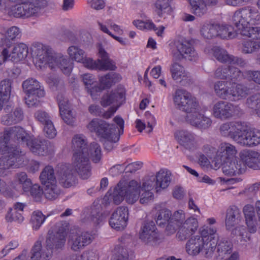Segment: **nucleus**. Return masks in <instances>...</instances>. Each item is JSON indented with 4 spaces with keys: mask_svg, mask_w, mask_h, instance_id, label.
Masks as SVG:
<instances>
[{
    "mask_svg": "<svg viewBox=\"0 0 260 260\" xmlns=\"http://www.w3.org/2000/svg\"><path fill=\"white\" fill-rule=\"evenodd\" d=\"M140 183L135 180L128 182L120 181L110 193L114 203L120 204L125 198L128 204H133L139 199Z\"/></svg>",
    "mask_w": 260,
    "mask_h": 260,
    "instance_id": "nucleus-1",
    "label": "nucleus"
},
{
    "mask_svg": "<svg viewBox=\"0 0 260 260\" xmlns=\"http://www.w3.org/2000/svg\"><path fill=\"white\" fill-rule=\"evenodd\" d=\"M233 23L238 31L248 27V25L258 24L260 23V13L253 7L247 6L235 12Z\"/></svg>",
    "mask_w": 260,
    "mask_h": 260,
    "instance_id": "nucleus-2",
    "label": "nucleus"
},
{
    "mask_svg": "<svg viewBox=\"0 0 260 260\" xmlns=\"http://www.w3.org/2000/svg\"><path fill=\"white\" fill-rule=\"evenodd\" d=\"M67 234V229L62 226L58 225V229L55 232L49 230L46 240L47 251L45 250H41L40 248V258H42L44 260H48L51 257L52 249L54 248H61L65 243Z\"/></svg>",
    "mask_w": 260,
    "mask_h": 260,
    "instance_id": "nucleus-3",
    "label": "nucleus"
},
{
    "mask_svg": "<svg viewBox=\"0 0 260 260\" xmlns=\"http://www.w3.org/2000/svg\"><path fill=\"white\" fill-rule=\"evenodd\" d=\"M30 137L24 129L20 126H13L5 129L4 133H0V140L4 146L17 147V143H26Z\"/></svg>",
    "mask_w": 260,
    "mask_h": 260,
    "instance_id": "nucleus-4",
    "label": "nucleus"
},
{
    "mask_svg": "<svg viewBox=\"0 0 260 260\" xmlns=\"http://www.w3.org/2000/svg\"><path fill=\"white\" fill-rule=\"evenodd\" d=\"M174 102L176 107L186 113L187 115L194 114L199 110V104L186 90L178 89L175 93Z\"/></svg>",
    "mask_w": 260,
    "mask_h": 260,
    "instance_id": "nucleus-5",
    "label": "nucleus"
},
{
    "mask_svg": "<svg viewBox=\"0 0 260 260\" xmlns=\"http://www.w3.org/2000/svg\"><path fill=\"white\" fill-rule=\"evenodd\" d=\"M3 156L0 158V176H5L11 168L17 166V159L19 157L21 151L19 148L6 145L1 147Z\"/></svg>",
    "mask_w": 260,
    "mask_h": 260,
    "instance_id": "nucleus-6",
    "label": "nucleus"
},
{
    "mask_svg": "<svg viewBox=\"0 0 260 260\" xmlns=\"http://www.w3.org/2000/svg\"><path fill=\"white\" fill-rule=\"evenodd\" d=\"M243 212L249 232L254 233L257 228L260 230V201L256 202L254 207L250 204L246 205Z\"/></svg>",
    "mask_w": 260,
    "mask_h": 260,
    "instance_id": "nucleus-7",
    "label": "nucleus"
},
{
    "mask_svg": "<svg viewBox=\"0 0 260 260\" xmlns=\"http://www.w3.org/2000/svg\"><path fill=\"white\" fill-rule=\"evenodd\" d=\"M55 173L59 183L64 188H69L77 183L75 171L69 164H58L55 167Z\"/></svg>",
    "mask_w": 260,
    "mask_h": 260,
    "instance_id": "nucleus-8",
    "label": "nucleus"
},
{
    "mask_svg": "<svg viewBox=\"0 0 260 260\" xmlns=\"http://www.w3.org/2000/svg\"><path fill=\"white\" fill-rule=\"evenodd\" d=\"M89 158L88 151L81 152L73 154V165L75 169L83 179H87L91 175V167Z\"/></svg>",
    "mask_w": 260,
    "mask_h": 260,
    "instance_id": "nucleus-9",
    "label": "nucleus"
},
{
    "mask_svg": "<svg viewBox=\"0 0 260 260\" xmlns=\"http://www.w3.org/2000/svg\"><path fill=\"white\" fill-rule=\"evenodd\" d=\"M192 43L191 40H183L178 42L176 50L173 51V60L177 61L184 58L190 61H196L198 55L192 46Z\"/></svg>",
    "mask_w": 260,
    "mask_h": 260,
    "instance_id": "nucleus-10",
    "label": "nucleus"
},
{
    "mask_svg": "<svg viewBox=\"0 0 260 260\" xmlns=\"http://www.w3.org/2000/svg\"><path fill=\"white\" fill-rule=\"evenodd\" d=\"M87 128L91 132H95L102 138H108L111 134L116 133L117 126L115 124H109L106 121L95 118L87 125Z\"/></svg>",
    "mask_w": 260,
    "mask_h": 260,
    "instance_id": "nucleus-11",
    "label": "nucleus"
},
{
    "mask_svg": "<svg viewBox=\"0 0 260 260\" xmlns=\"http://www.w3.org/2000/svg\"><path fill=\"white\" fill-rule=\"evenodd\" d=\"M204 249L206 252L205 256L207 258L212 257V250L208 248L205 245V243L203 241L202 237L196 236L189 239L186 244V251L189 255H196Z\"/></svg>",
    "mask_w": 260,
    "mask_h": 260,
    "instance_id": "nucleus-12",
    "label": "nucleus"
},
{
    "mask_svg": "<svg viewBox=\"0 0 260 260\" xmlns=\"http://www.w3.org/2000/svg\"><path fill=\"white\" fill-rule=\"evenodd\" d=\"M156 230L154 221H145L141 228L139 234L140 239L146 244H156L159 239V236Z\"/></svg>",
    "mask_w": 260,
    "mask_h": 260,
    "instance_id": "nucleus-13",
    "label": "nucleus"
},
{
    "mask_svg": "<svg viewBox=\"0 0 260 260\" xmlns=\"http://www.w3.org/2000/svg\"><path fill=\"white\" fill-rule=\"evenodd\" d=\"M128 211L126 207H118L112 214L109 219V224L117 231L123 230L126 226Z\"/></svg>",
    "mask_w": 260,
    "mask_h": 260,
    "instance_id": "nucleus-14",
    "label": "nucleus"
},
{
    "mask_svg": "<svg viewBox=\"0 0 260 260\" xmlns=\"http://www.w3.org/2000/svg\"><path fill=\"white\" fill-rule=\"evenodd\" d=\"M31 54L39 62L44 65L48 64L50 58L52 57L53 54L51 48L40 42L33 43L30 47Z\"/></svg>",
    "mask_w": 260,
    "mask_h": 260,
    "instance_id": "nucleus-15",
    "label": "nucleus"
},
{
    "mask_svg": "<svg viewBox=\"0 0 260 260\" xmlns=\"http://www.w3.org/2000/svg\"><path fill=\"white\" fill-rule=\"evenodd\" d=\"M222 166L223 172L230 176H236L244 173L246 169L245 164L241 158H234L222 162H218Z\"/></svg>",
    "mask_w": 260,
    "mask_h": 260,
    "instance_id": "nucleus-16",
    "label": "nucleus"
},
{
    "mask_svg": "<svg viewBox=\"0 0 260 260\" xmlns=\"http://www.w3.org/2000/svg\"><path fill=\"white\" fill-rule=\"evenodd\" d=\"M214 245L212 254L214 259L222 260L232 252L233 244L227 238L219 237Z\"/></svg>",
    "mask_w": 260,
    "mask_h": 260,
    "instance_id": "nucleus-17",
    "label": "nucleus"
},
{
    "mask_svg": "<svg viewBox=\"0 0 260 260\" xmlns=\"http://www.w3.org/2000/svg\"><path fill=\"white\" fill-rule=\"evenodd\" d=\"M121 78L119 74L110 72L100 79V85H96L90 89V95L94 96L98 92H100L104 89L109 88L113 84L120 81Z\"/></svg>",
    "mask_w": 260,
    "mask_h": 260,
    "instance_id": "nucleus-18",
    "label": "nucleus"
},
{
    "mask_svg": "<svg viewBox=\"0 0 260 260\" xmlns=\"http://www.w3.org/2000/svg\"><path fill=\"white\" fill-rule=\"evenodd\" d=\"M69 237V242L71 245V249L74 251H78L83 249L89 244L92 240V235L87 232L81 234L71 233Z\"/></svg>",
    "mask_w": 260,
    "mask_h": 260,
    "instance_id": "nucleus-19",
    "label": "nucleus"
},
{
    "mask_svg": "<svg viewBox=\"0 0 260 260\" xmlns=\"http://www.w3.org/2000/svg\"><path fill=\"white\" fill-rule=\"evenodd\" d=\"M198 227L196 218L190 217L179 226L177 236L179 240L184 241L193 235Z\"/></svg>",
    "mask_w": 260,
    "mask_h": 260,
    "instance_id": "nucleus-20",
    "label": "nucleus"
},
{
    "mask_svg": "<svg viewBox=\"0 0 260 260\" xmlns=\"http://www.w3.org/2000/svg\"><path fill=\"white\" fill-rule=\"evenodd\" d=\"M171 76L174 80L181 85L186 86L191 82L190 74L185 71L184 68L178 63L174 62L170 67Z\"/></svg>",
    "mask_w": 260,
    "mask_h": 260,
    "instance_id": "nucleus-21",
    "label": "nucleus"
},
{
    "mask_svg": "<svg viewBox=\"0 0 260 260\" xmlns=\"http://www.w3.org/2000/svg\"><path fill=\"white\" fill-rule=\"evenodd\" d=\"M48 67L52 70L58 67L66 75H69L73 69V62L66 56L53 55L50 58Z\"/></svg>",
    "mask_w": 260,
    "mask_h": 260,
    "instance_id": "nucleus-22",
    "label": "nucleus"
},
{
    "mask_svg": "<svg viewBox=\"0 0 260 260\" xmlns=\"http://www.w3.org/2000/svg\"><path fill=\"white\" fill-rule=\"evenodd\" d=\"M11 107L7 105L4 109L5 114L2 116L1 123L3 125H10L21 121L23 118V112L21 109L16 108L11 112Z\"/></svg>",
    "mask_w": 260,
    "mask_h": 260,
    "instance_id": "nucleus-23",
    "label": "nucleus"
},
{
    "mask_svg": "<svg viewBox=\"0 0 260 260\" xmlns=\"http://www.w3.org/2000/svg\"><path fill=\"white\" fill-rule=\"evenodd\" d=\"M8 55L9 60L17 62L25 58L28 53L27 45L23 43L9 46Z\"/></svg>",
    "mask_w": 260,
    "mask_h": 260,
    "instance_id": "nucleus-24",
    "label": "nucleus"
},
{
    "mask_svg": "<svg viewBox=\"0 0 260 260\" xmlns=\"http://www.w3.org/2000/svg\"><path fill=\"white\" fill-rule=\"evenodd\" d=\"M175 137L179 143L185 148L191 149L196 143L195 135L186 129H179L175 132Z\"/></svg>",
    "mask_w": 260,
    "mask_h": 260,
    "instance_id": "nucleus-25",
    "label": "nucleus"
},
{
    "mask_svg": "<svg viewBox=\"0 0 260 260\" xmlns=\"http://www.w3.org/2000/svg\"><path fill=\"white\" fill-rule=\"evenodd\" d=\"M50 144L48 140L34 138L30 139L26 145L32 153L44 156L48 153Z\"/></svg>",
    "mask_w": 260,
    "mask_h": 260,
    "instance_id": "nucleus-26",
    "label": "nucleus"
},
{
    "mask_svg": "<svg viewBox=\"0 0 260 260\" xmlns=\"http://www.w3.org/2000/svg\"><path fill=\"white\" fill-rule=\"evenodd\" d=\"M216 232V228L211 226H204L200 229V237H202L207 247L212 250L215 243L219 238Z\"/></svg>",
    "mask_w": 260,
    "mask_h": 260,
    "instance_id": "nucleus-27",
    "label": "nucleus"
},
{
    "mask_svg": "<svg viewBox=\"0 0 260 260\" xmlns=\"http://www.w3.org/2000/svg\"><path fill=\"white\" fill-rule=\"evenodd\" d=\"M240 157L245 167L253 170H260V153L252 150L243 151L240 153Z\"/></svg>",
    "mask_w": 260,
    "mask_h": 260,
    "instance_id": "nucleus-28",
    "label": "nucleus"
},
{
    "mask_svg": "<svg viewBox=\"0 0 260 260\" xmlns=\"http://www.w3.org/2000/svg\"><path fill=\"white\" fill-rule=\"evenodd\" d=\"M23 90L25 93L36 94L39 98L43 97L45 95V91L43 87H42L36 79L34 78H29L22 83Z\"/></svg>",
    "mask_w": 260,
    "mask_h": 260,
    "instance_id": "nucleus-29",
    "label": "nucleus"
},
{
    "mask_svg": "<svg viewBox=\"0 0 260 260\" xmlns=\"http://www.w3.org/2000/svg\"><path fill=\"white\" fill-rule=\"evenodd\" d=\"M231 103L220 101L213 106L212 114L214 117L220 119H226L231 118Z\"/></svg>",
    "mask_w": 260,
    "mask_h": 260,
    "instance_id": "nucleus-30",
    "label": "nucleus"
},
{
    "mask_svg": "<svg viewBox=\"0 0 260 260\" xmlns=\"http://www.w3.org/2000/svg\"><path fill=\"white\" fill-rule=\"evenodd\" d=\"M186 120L191 125L200 129H206L209 127L212 123L211 120L198 112L194 114H189L186 116Z\"/></svg>",
    "mask_w": 260,
    "mask_h": 260,
    "instance_id": "nucleus-31",
    "label": "nucleus"
},
{
    "mask_svg": "<svg viewBox=\"0 0 260 260\" xmlns=\"http://www.w3.org/2000/svg\"><path fill=\"white\" fill-rule=\"evenodd\" d=\"M99 56L98 59V69L102 71H115L117 69L115 62L109 57L108 53L100 45L99 47Z\"/></svg>",
    "mask_w": 260,
    "mask_h": 260,
    "instance_id": "nucleus-32",
    "label": "nucleus"
},
{
    "mask_svg": "<svg viewBox=\"0 0 260 260\" xmlns=\"http://www.w3.org/2000/svg\"><path fill=\"white\" fill-rule=\"evenodd\" d=\"M217 2L216 0H189L192 13L199 17L207 13V5L215 6Z\"/></svg>",
    "mask_w": 260,
    "mask_h": 260,
    "instance_id": "nucleus-33",
    "label": "nucleus"
},
{
    "mask_svg": "<svg viewBox=\"0 0 260 260\" xmlns=\"http://www.w3.org/2000/svg\"><path fill=\"white\" fill-rule=\"evenodd\" d=\"M125 91L122 87H118L116 91L111 92L103 95L101 103L107 107L115 102H121L125 100Z\"/></svg>",
    "mask_w": 260,
    "mask_h": 260,
    "instance_id": "nucleus-34",
    "label": "nucleus"
},
{
    "mask_svg": "<svg viewBox=\"0 0 260 260\" xmlns=\"http://www.w3.org/2000/svg\"><path fill=\"white\" fill-rule=\"evenodd\" d=\"M238 144L243 146L253 147L260 144V131L250 129L244 138H239Z\"/></svg>",
    "mask_w": 260,
    "mask_h": 260,
    "instance_id": "nucleus-35",
    "label": "nucleus"
},
{
    "mask_svg": "<svg viewBox=\"0 0 260 260\" xmlns=\"http://www.w3.org/2000/svg\"><path fill=\"white\" fill-rule=\"evenodd\" d=\"M241 220V213L239 209L236 206H231L226 210L225 226L228 230L239 223Z\"/></svg>",
    "mask_w": 260,
    "mask_h": 260,
    "instance_id": "nucleus-36",
    "label": "nucleus"
},
{
    "mask_svg": "<svg viewBox=\"0 0 260 260\" xmlns=\"http://www.w3.org/2000/svg\"><path fill=\"white\" fill-rule=\"evenodd\" d=\"M237 153V150L234 146L229 143L221 144L220 147L219 154L217 155V161L222 162L228 159L234 158Z\"/></svg>",
    "mask_w": 260,
    "mask_h": 260,
    "instance_id": "nucleus-37",
    "label": "nucleus"
},
{
    "mask_svg": "<svg viewBox=\"0 0 260 260\" xmlns=\"http://www.w3.org/2000/svg\"><path fill=\"white\" fill-rule=\"evenodd\" d=\"M250 89L242 84H237L235 86L231 87L230 101H238L246 97L249 93Z\"/></svg>",
    "mask_w": 260,
    "mask_h": 260,
    "instance_id": "nucleus-38",
    "label": "nucleus"
},
{
    "mask_svg": "<svg viewBox=\"0 0 260 260\" xmlns=\"http://www.w3.org/2000/svg\"><path fill=\"white\" fill-rule=\"evenodd\" d=\"M216 95L221 99L230 101L231 88L227 86V81H219L214 84Z\"/></svg>",
    "mask_w": 260,
    "mask_h": 260,
    "instance_id": "nucleus-39",
    "label": "nucleus"
},
{
    "mask_svg": "<svg viewBox=\"0 0 260 260\" xmlns=\"http://www.w3.org/2000/svg\"><path fill=\"white\" fill-rule=\"evenodd\" d=\"M173 0H156L154 3V11L159 17H162L166 13L170 14L173 9L171 4Z\"/></svg>",
    "mask_w": 260,
    "mask_h": 260,
    "instance_id": "nucleus-40",
    "label": "nucleus"
},
{
    "mask_svg": "<svg viewBox=\"0 0 260 260\" xmlns=\"http://www.w3.org/2000/svg\"><path fill=\"white\" fill-rule=\"evenodd\" d=\"M21 37V32L20 29L17 26H12L8 29L4 36V40L5 41V46L9 48V46H13L15 44V41L19 39Z\"/></svg>",
    "mask_w": 260,
    "mask_h": 260,
    "instance_id": "nucleus-41",
    "label": "nucleus"
},
{
    "mask_svg": "<svg viewBox=\"0 0 260 260\" xmlns=\"http://www.w3.org/2000/svg\"><path fill=\"white\" fill-rule=\"evenodd\" d=\"M218 31L217 37L223 39H233L240 35L238 28H235L233 26L229 25H220L217 29Z\"/></svg>",
    "mask_w": 260,
    "mask_h": 260,
    "instance_id": "nucleus-42",
    "label": "nucleus"
},
{
    "mask_svg": "<svg viewBox=\"0 0 260 260\" xmlns=\"http://www.w3.org/2000/svg\"><path fill=\"white\" fill-rule=\"evenodd\" d=\"M55 171V170H54L51 166H47L44 168L40 176V179L42 185L56 182Z\"/></svg>",
    "mask_w": 260,
    "mask_h": 260,
    "instance_id": "nucleus-43",
    "label": "nucleus"
},
{
    "mask_svg": "<svg viewBox=\"0 0 260 260\" xmlns=\"http://www.w3.org/2000/svg\"><path fill=\"white\" fill-rule=\"evenodd\" d=\"M157 182L158 188L165 189L166 188L171 182V173L170 171L161 169L156 173Z\"/></svg>",
    "mask_w": 260,
    "mask_h": 260,
    "instance_id": "nucleus-44",
    "label": "nucleus"
},
{
    "mask_svg": "<svg viewBox=\"0 0 260 260\" xmlns=\"http://www.w3.org/2000/svg\"><path fill=\"white\" fill-rule=\"evenodd\" d=\"M9 84L7 80H2L0 83V110L8 102L10 96L11 89Z\"/></svg>",
    "mask_w": 260,
    "mask_h": 260,
    "instance_id": "nucleus-45",
    "label": "nucleus"
},
{
    "mask_svg": "<svg viewBox=\"0 0 260 260\" xmlns=\"http://www.w3.org/2000/svg\"><path fill=\"white\" fill-rule=\"evenodd\" d=\"M228 73H227L226 80L236 83V82L240 81L245 78V72H242L238 68L228 66Z\"/></svg>",
    "mask_w": 260,
    "mask_h": 260,
    "instance_id": "nucleus-46",
    "label": "nucleus"
},
{
    "mask_svg": "<svg viewBox=\"0 0 260 260\" xmlns=\"http://www.w3.org/2000/svg\"><path fill=\"white\" fill-rule=\"evenodd\" d=\"M89 113L94 116H102L108 119L116 112V109L114 108H110L107 111H105L100 106L96 105H91L88 107Z\"/></svg>",
    "mask_w": 260,
    "mask_h": 260,
    "instance_id": "nucleus-47",
    "label": "nucleus"
},
{
    "mask_svg": "<svg viewBox=\"0 0 260 260\" xmlns=\"http://www.w3.org/2000/svg\"><path fill=\"white\" fill-rule=\"evenodd\" d=\"M72 148L74 153L88 151L87 142L83 136L77 135L72 139Z\"/></svg>",
    "mask_w": 260,
    "mask_h": 260,
    "instance_id": "nucleus-48",
    "label": "nucleus"
},
{
    "mask_svg": "<svg viewBox=\"0 0 260 260\" xmlns=\"http://www.w3.org/2000/svg\"><path fill=\"white\" fill-rule=\"evenodd\" d=\"M90 217L91 220L95 223L99 224L103 219L102 212V206L98 202H94L90 208Z\"/></svg>",
    "mask_w": 260,
    "mask_h": 260,
    "instance_id": "nucleus-49",
    "label": "nucleus"
},
{
    "mask_svg": "<svg viewBox=\"0 0 260 260\" xmlns=\"http://www.w3.org/2000/svg\"><path fill=\"white\" fill-rule=\"evenodd\" d=\"M218 28H219L218 24H205L203 25L201 29V34L205 38L211 39L217 37V29Z\"/></svg>",
    "mask_w": 260,
    "mask_h": 260,
    "instance_id": "nucleus-50",
    "label": "nucleus"
},
{
    "mask_svg": "<svg viewBox=\"0 0 260 260\" xmlns=\"http://www.w3.org/2000/svg\"><path fill=\"white\" fill-rule=\"evenodd\" d=\"M56 182L43 185V193L46 198L49 200L56 199L60 194V189L56 185Z\"/></svg>",
    "mask_w": 260,
    "mask_h": 260,
    "instance_id": "nucleus-51",
    "label": "nucleus"
},
{
    "mask_svg": "<svg viewBox=\"0 0 260 260\" xmlns=\"http://www.w3.org/2000/svg\"><path fill=\"white\" fill-rule=\"evenodd\" d=\"M259 49L260 41L249 40L242 43L241 51L244 54H251L258 51Z\"/></svg>",
    "mask_w": 260,
    "mask_h": 260,
    "instance_id": "nucleus-52",
    "label": "nucleus"
},
{
    "mask_svg": "<svg viewBox=\"0 0 260 260\" xmlns=\"http://www.w3.org/2000/svg\"><path fill=\"white\" fill-rule=\"evenodd\" d=\"M88 152L89 156L92 161L94 163H98L101 159L102 154L101 149L99 144L96 142L90 143V146L88 147Z\"/></svg>",
    "mask_w": 260,
    "mask_h": 260,
    "instance_id": "nucleus-53",
    "label": "nucleus"
},
{
    "mask_svg": "<svg viewBox=\"0 0 260 260\" xmlns=\"http://www.w3.org/2000/svg\"><path fill=\"white\" fill-rule=\"evenodd\" d=\"M233 125L234 135L241 139L245 137V134L250 129L245 122L233 121Z\"/></svg>",
    "mask_w": 260,
    "mask_h": 260,
    "instance_id": "nucleus-54",
    "label": "nucleus"
},
{
    "mask_svg": "<svg viewBox=\"0 0 260 260\" xmlns=\"http://www.w3.org/2000/svg\"><path fill=\"white\" fill-rule=\"evenodd\" d=\"M219 131L222 136L230 137L238 143L239 137H237L234 134L233 122H226L221 124Z\"/></svg>",
    "mask_w": 260,
    "mask_h": 260,
    "instance_id": "nucleus-55",
    "label": "nucleus"
},
{
    "mask_svg": "<svg viewBox=\"0 0 260 260\" xmlns=\"http://www.w3.org/2000/svg\"><path fill=\"white\" fill-rule=\"evenodd\" d=\"M129 252L125 247L122 246H116L113 251L112 257L110 260H128Z\"/></svg>",
    "mask_w": 260,
    "mask_h": 260,
    "instance_id": "nucleus-56",
    "label": "nucleus"
},
{
    "mask_svg": "<svg viewBox=\"0 0 260 260\" xmlns=\"http://www.w3.org/2000/svg\"><path fill=\"white\" fill-rule=\"evenodd\" d=\"M214 56L219 61L222 63H228L231 54H229L228 52L223 48L219 46H214L212 48Z\"/></svg>",
    "mask_w": 260,
    "mask_h": 260,
    "instance_id": "nucleus-57",
    "label": "nucleus"
},
{
    "mask_svg": "<svg viewBox=\"0 0 260 260\" xmlns=\"http://www.w3.org/2000/svg\"><path fill=\"white\" fill-rule=\"evenodd\" d=\"M156 175H151L146 176L144 179L142 186L141 187V190H150L155 187L156 191L158 192L159 189L158 188L157 182L156 181Z\"/></svg>",
    "mask_w": 260,
    "mask_h": 260,
    "instance_id": "nucleus-58",
    "label": "nucleus"
},
{
    "mask_svg": "<svg viewBox=\"0 0 260 260\" xmlns=\"http://www.w3.org/2000/svg\"><path fill=\"white\" fill-rule=\"evenodd\" d=\"M246 104L247 107L255 111L258 116L260 111V93H257L248 97L246 100Z\"/></svg>",
    "mask_w": 260,
    "mask_h": 260,
    "instance_id": "nucleus-59",
    "label": "nucleus"
},
{
    "mask_svg": "<svg viewBox=\"0 0 260 260\" xmlns=\"http://www.w3.org/2000/svg\"><path fill=\"white\" fill-rule=\"evenodd\" d=\"M68 52L70 58L77 62L83 60V57H85L86 55L82 49L75 46H70L68 49Z\"/></svg>",
    "mask_w": 260,
    "mask_h": 260,
    "instance_id": "nucleus-60",
    "label": "nucleus"
},
{
    "mask_svg": "<svg viewBox=\"0 0 260 260\" xmlns=\"http://www.w3.org/2000/svg\"><path fill=\"white\" fill-rule=\"evenodd\" d=\"M172 214L170 210L167 209H162L156 214L157 219L156 222L160 226L164 225L171 219Z\"/></svg>",
    "mask_w": 260,
    "mask_h": 260,
    "instance_id": "nucleus-61",
    "label": "nucleus"
},
{
    "mask_svg": "<svg viewBox=\"0 0 260 260\" xmlns=\"http://www.w3.org/2000/svg\"><path fill=\"white\" fill-rule=\"evenodd\" d=\"M239 34L241 36L248 37L253 40H260V26L248 27L245 29H241Z\"/></svg>",
    "mask_w": 260,
    "mask_h": 260,
    "instance_id": "nucleus-62",
    "label": "nucleus"
},
{
    "mask_svg": "<svg viewBox=\"0 0 260 260\" xmlns=\"http://www.w3.org/2000/svg\"><path fill=\"white\" fill-rule=\"evenodd\" d=\"M46 217L39 211L33 212L31 217V222L34 230H38L44 222Z\"/></svg>",
    "mask_w": 260,
    "mask_h": 260,
    "instance_id": "nucleus-63",
    "label": "nucleus"
},
{
    "mask_svg": "<svg viewBox=\"0 0 260 260\" xmlns=\"http://www.w3.org/2000/svg\"><path fill=\"white\" fill-rule=\"evenodd\" d=\"M26 193H29L30 195L36 202H40L43 194V189L41 188L38 184H32L29 187L28 190L24 191Z\"/></svg>",
    "mask_w": 260,
    "mask_h": 260,
    "instance_id": "nucleus-64",
    "label": "nucleus"
}]
</instances>
